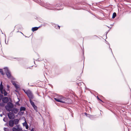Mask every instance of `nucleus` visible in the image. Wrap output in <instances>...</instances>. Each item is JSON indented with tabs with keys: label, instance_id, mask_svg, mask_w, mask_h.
Here are the masks:
<instances>
[{
	"label": "nucleus",
	"instance_id": "f257e3e1",
	"mask_svg": "<svg viewBox=\"0 0 131 131\" xmlns=\"http://www.w3.org/2000/svg\"><path fill=\"white\" fill-rule=\"evenodd\" d=\"M54 99L55 100L58 102L66 103H68V102L67 101L68 99L65 97H63V96H62L60 98L58 97L55 98H54Z\"/></svg>",
	"mask_w": 131,
	"mask_h": 131
},
{
	"label": "nucleus",
	"instance_id": "f03ea898",
	"mask_svg": "<svg viewBox=\"0 0 131 131\" xmlns=\"http://www.w3.org/2000/svg\"><path fill=\"white\" fill-rule=\"evenodd\" d=\"M13 107V105L11 102H9L7 104V105L5 106L6 110L8 112H10L11 111V108Z\"/></svg>",
	"mask_w": 131,
	"mask_h": 131
},
{
	"label": "nucleus",
	"instance_id": "7ed1b4c3",
	"mask_svg": "<svg viewBox=\"0 0 131 131\" xmlns=\"http://www.w3.org/2000/svg\"><path fill=\"white\" fill-rule=\"evenodd\" d=\"M25 93L27 94L30 100H31L33 98V95L31 92L30 90H28Z\"/></svg>",
	"mask_w": 131,
	"mask_h": 131
},
{
	"label": "nucleus",
	"instance_id": "20e7f679",
	"mask_svg": "<svg viewBox=\"0 0 131 131\" xmlns=\"http://www.w3.org/2000/svg\"><path fill=\"white\" fill-rule=\"evenodd\" d=\"M4 69L7 77L9 78L10 77L11 75L10 72L8 68L6 67L4 68Z\"/></svg>",
	"mask_w": 131,
	"mask_h": 131
},
{
	"label": "nucleus",
	"instance_id": "39448f33",
	"mask_svg": "<svg viewBox=\"0 0 131 131\" xmlns=\"http://www.w3.org/2000/svg\"><path fill=\"white\" fill-rule=\"evenodd\" d=\"M7 115L8 118L10 119H13L14 116V114L12 112L9 113H8Z\"/></svg>",
	"mask_w": 131,
	"mask_h": 131
},
{
	"label": "nucleus",
	"instance_id": "423d86ee",
	"mask_svg": "<svg viewBox=\"0 0 131 131\" xmlns=\"http://www.w3.org/2000/svg\"><path fill=\"white\" fill-rule=\"evenodd\" d=\"M2 101L4 103H7L8 101V97H4Z\"/></svg>",
	"mask_w": 131,
	"mask_h": 131
},
{
	"label": "nucleus",
	"instance_id": "0eeeda50",
	"mask_svg": "<svg viewBox=\"0 0 131 131\" xmlns=\"http://www.w3.org/2000/svg\"><path fill=\"white\" fill-rule=\"evenodd\" d=\"M15 128L18 130V131H21L22 130V128L19 125H16L15 126Z\"/></svg>",
	"mask_w": 131,
	"mask_h": 131
},
{
	"label": "nucleus",
	"instance_id": "6e6552de",
	"mask_svg": "<svg viewBox=\"0 0 131 131\" xmlns=\"http://www.w3.org/2000/svg\"><path fill=\"white\" fill-rule=\"evenodd\" d=\"M19 110L17 108H14L13 109L11 110L12 112L13 113H14L15 114H17L18 111Z\"/></svg>",
	"mask_w": 131,
	"mask_h": 131
},
{
	"label": "nucleus",
	"instance_id": "1a4fd4ad",
	"mask_svg": "<svg viewBox=\"0 0 131 131\" xmlns=\"http://www.w3.org/2000/svg\"><path fill=\"white\" fill-rule=\"evenodd\" d=\"M9 124L10 127H13L14 125L13 121V120H10L9 122Z\"/></svg>",
	"mask_w": 131,
	"mask_h": 131
},
{
	"label": "nucleus",
	"instance_id": "9d476101",
	"mask_svg": "<svg viewBox=\"0 0 131 131\" xmlns=\"http://www.w3.org/2000/svg\"><path fill=\"white\" fill-rule=\"evenodd\" d=\"M13 121L14 124L17 125L18 124L19 122V120L18 119H15L13 120Z\"/></svg>",
	"mask_w": 131,
	"mask_h": 131
},
{
	"label": "nucleus",
	"instance_id": "9b49d317",
	"mask_svg": "<svg viewBox=\"0 0 131 131\" xmlns=\"http://www.w3.org/2000/svg\"><path fill=\"white\" fill-rule=\"evenodd\" d=\"M38 27H35L32 28V30L33 31L37 30L38 29Z\"/></svg>",
	"mask_w": 131,
	"mask_h": 131
},
{
	"label": "nucleus",
	"instance_id": "f8f14e48",
	"mask_svg": "<svg viewBox=\"0 0 131 131\" xmlns=\"http://www.w3.org/2000/svg\"><path fill=\"white\" fill-rule=\"evenodd\" d=\"M3 91V92H4V93L3 92V94H4V95L5 96H7L8 93L6 92L5 89H4Z\"/></svg>",
	"mask_w": 131,
	"mask_h": 131
},
{
	"label": "nucleus",
	"instance_id": "ddd939ff",
	"mask_svg": "<svg viewBox=\"0 0 131 131\" xmlns=\"http://www.w3.org/2000/svg\"><path fill=\"white\" fill-rule=\"evenodd\" d=\"M87 116L88 117H89L91 119H92L94 117V116L93 115H91L88 114L87 115Z\"/></svg>",
	"mask_w": 131,
	"mask_h": 131
},
{
	"label": "nucleus",
	"instance_id": "4468645a",
	"mask_svg": "<svg viewBox=\"0 0 131 131\" xmlns=\"http://www.w3.org/2000/svg\"><path fill=\"white\" fill-rule=\"evenodd\" d=\"M26 110V108L24 107H21L20 108V111H25Z\"/></svg>",
	"mask_w": 131,
	"mask_h": 131
},
{
	"label": "nucleus",
	"instance_id": "2eb2a0df",
	"mask_svg": "<svg viewBox=\"0 0 131 131\" xmlns=\"http://www.w3.org/2000/svg\"><path fill=\"white\" fill-rule=\"evenodd\" d=\"M3 87L0 86V91L2 94H3Z\"/></svg>",
	"mask_w": 131,
	"mask_h": 131
},
{
	"label": "nucleus",
	"instance_id": "dca6fc26",
	"mask_svg": "<svg viewBox=\"0 0 131 131\" xmlns=\"http://www.w3.org/2000/svg\"><path fill=\"white\" fill-rule=\"evenodd\" d=\"M29 101L30 102V103L32 106H34L35 104H34V103L31 100H29Z\"/></svg>",
	"mask_w": 131,
	"mask_h": 131
},
{
	"label": "nucleus",
	"instance_id": "f3484780",
	"mask_svg": "<svg viewBox=\"0 0 131 131\" xmlns=\"http://www.w3.org/2000/svg\"><path fill=\"white\" fill-rule=\"evenodd\" d=\"M116 13H115V12H114V13H113V14L112 18L113 19L116 16Z\"/></svg>",
	"mask_w": 131,
	"mask_h": 131
},
{
	"label": "nucleus",
	"instance_id": "a211bd4d",
	"mask_svg": "<svg viewBox=\"0 0 131 131\" xmlns=\"http://www.w3.org/2000/svg\"><path fill=\"white\" fill-rule=\"evenodd\" d=\"M32 107L35 110L37 111V107L35 105L34 106H32Z\"/></svg>",
	"mask_w": 131,
	"mask_h": 131
},
{
	"label": "nucleus",
	"instance_id": "6ab92c4d",
	"mask_svg": "<svg viewBox=\"0 0 131 131\" xmlns=\"http://www.w3.org/2000/svg\"><path fill=\"white\" fill-rule=\"evenodd\" d=\"M0 72L3 75L5 74V73H3V71L2 69H0Z\"/></svg>",
	"mask_w": 131,
	"mask_h": 131
},
{
	"label": "nucleus",
	"instance_id": "aec40b11",
	"mask_svg": "<svg viewBox=\"0 0 131 131\" xmlns=\"http://www.w3.org/2000/svg\"><path fill=\"white\" fill-rule=\"evenodd\" d=\"M23 125L24 126H26V125H27V124L26 121H25V122L23 123Z\"/></svg>",
	"mask_w": 131,
	"mask_h": 131
},
{
	"label": "nucleus",
	"instance_id": "412c9836",
	"mask_svg": "<svg viewBox=\"0 0 131 131\" xmlns=\"http://www.w3.org/2000/svg\"><path fill=\"white\" fill-rule=\"evenodd\" d=\"M13 131H18V130H17L15 127H13L12 128Z\"/></svg>",
	"mask_w": 131,
	"mask_h": 131
},
{
	"label": "nucleus",
	"instance_id": "4be33fe9",
	"mask_svg": "<svg viewBox=\"0 0 131 131\" xmlns=\"http://www.w3.org/2000/svg\"><path fill=\"white\" fill-rule=\"evenodd\" d=\"M15 87L16 89H17L19 88V86L17 84H16V85H15Z\"/></svg>",
	"mask_w": 131,
	"mask_h": 131
},
{
	"label": "nucleus",
	"instance_id": "5701e85b",
	"mask_svg": "<svg viewBox=\"0 0 131 131\" xmlns=\"http://www.w3.org/2000/svg\"><path fill=\"white\" fill-rule=\"evenodd\" d=\"M4 130L5 131H9V129L7 128H4Z\"/></svg>",
	"mask_w": 131,
	"mask_h": 131
},
{
	"label": "nucleus",
	"instance_id": "b1692460",
	"mask_svg": "<svg viewBox=\"0 0 131 131\" xmlns=\"http://www.w3.org/2000/svg\"><path fill=\"white\" fill-rule=\"evenodd\" d=\"M0 105L1 106L4 107V104L3 103H1L0 104Z\"/></svg>",
	"mask_w": 131,
	"mask_h": 131
},
{
	"label": "nucleus",
	"instance_id": "393cba45",
	"mask_svg": "<svg viewBox=\"0 0 131 131\" xmlns=\"http://www.w3.org/2000/svg\"><path fill=\"white\" fill-rule=\"evenodd\" d=\"M0 86L4 88V86L2 84V81L1 82V84H0Z\"/></svg>",
	"mask_w": 131,
	"mask_h": 131
},
{
	"label": "nucleus",
	"instance_id": "a878e982",
	"mask_svg": "<svg viewBox=\"0 0 131 131\" xmlns=\"http://www.w3.org/2000/svg\"><path fill=\"white\" fill-rule=\"evenodd\" d=\"M97 99L98 100H99L100 101H101L102 102H103V101L100 99H99V97L97 96Z\"/></svg>",
	"mask_w": 131,
	"mask_h": 131
},
{
	"label": "nucleus",
	"instance_id": "bb28decb",
	"mask_svg": "<svg viewBox=\"0 0 131 131\" xmlns=\"http://www.w3.org/2000/svg\"><path fill=\"white\" fill-rule=\"evenodd\" d=\"M55 27L56 28V29H57V28H59V29H60V26L58 25V26H55Z\"/></svg>",
	"mask_w": 131,
	"mask_h": 131
},
{
	"label": "nucleus",
	"instance_id": "cd10ccee",
	"mask_svg": "<svg viewBox=\"0 0 131 131\" xmlns=\"http://www.w3.org/2000/svg\"><path fill=\"white\" fill-rule=\"evenodd\" d=\"M25 127H26V129H28L29 128V127H28V125L27 124V125H26L25 126Z\"/></svg>",
	"mask_w": 131,
	"mask_h": 131
},
{
	"label": "nucleus",
	"instance_id": "c85d7f7f",
	"mask_svg": "<svg viewBox=\"0 0 131 131\" xmlns=\"http://www.w3.org/2000/svg\"><path fill=\"white\" fill-rule=\"evenodd\" d=\"M13 85L15 86V85H16V84L15 83V82H13Z\"/></svg>",
	"mask_w": 131,
	"mask_h": 131
},
{
	"label": "nucleus",
	"instance_id": "c756f323",
	"mask_svg": "<svg viewBox=\"0 0 131 131\" xmlns=\"http://www.w3.org/2000/svg\"><path fill=\"white\" fill-rule=\"evenodd\" d=\"M3 120L4 121L6 122V121L5 120V118H4L3 119Z\"/></svg>",
	"mask_w": 131,
	"mask_h": 131
},
{
	"label": "nucleus",
	"instance_id": "7c9ffc66",
	"mask_svg": "<svg viewBox=\"0 0 131 131\" xmlns=\"http://www.w3.org/2000/svg\"><path fill=\"white\" fill-rule=\"evenodd\" d=\"M31 131H34V129L32 128V129H31Z\"/></svg>",
	"mask_w": 131,
	"mask_h": 131
},
{
	"label": "nucleus",
	"instance_id": "2f4dec72",
	"mask_svg": "<svg viewBox=\"0 0 131 131\" xmlns=\"http://www.w3.org/2000/svg\"><path fill=\"white\" fill-rule=\"evenodd\" d=\"M78 85L80 86V84L79 83H78Z\"/></svg>",
	"mask_w": 131,
	"mask_h": 131
},
{
	"label": "nucleus",
	"instance_id": "473e14b6",
	"mask_svg": "<svg viewBox=\"0 0 131 131\" xmlns=\"http://www.w3.org/2000/svg\"><path fill=\"white\" fill-rule=\"evenodd\" d=\"M0 116L1 117H2L3 116V115L2 114H1L0 115Z\"/></svg>",
	"mask_w": 131,
	"mask_h": 131
},
{
	"label": "nucleus",
	"instance_id": "72a5a7b5",
	"mask_svg": "<svg viewBox=\"0 0 131 131\" xmlns=\"http://www.w3.org/2000/svg\"><path fill=\"white\" fill-rule=\"evenodd\" d=\"M24 92L25 93V92H26V91H25V90H24Z\"/></svg>",
	"mask_w": 131,
	"mask_h": 131
},
{
	"label": "nucleus",
	"instance_id": "f704fd0d",
	"mask_svg": "<svg viewBox=\"0 0 131 131\" xmlns=\"http://www.w3.org/2000/svg\"><path fill=\"white\" fill-rule=\"evenodd\" d=\"M85 114L86 115V116H87V115L88 114H87V113H85Z\"/></svg>",
	"mask_w": 131,
	"mask_h": 131
},
{
	"label": "nucleus",
	"instance_id": "c9c22d12",
	"mask_svg": "<svg viewBox=\"0 0 131 131\" xmlns=\"http://www.w3.org/2000/svg\"><path fill=\"white\" fill-rule=\"evenodd\" d=\"M7 87H8V88L9 87V85H7Z\"/></svg>",
	"mask_w": 131,
	"mask_h": 131
}]
</instances>
